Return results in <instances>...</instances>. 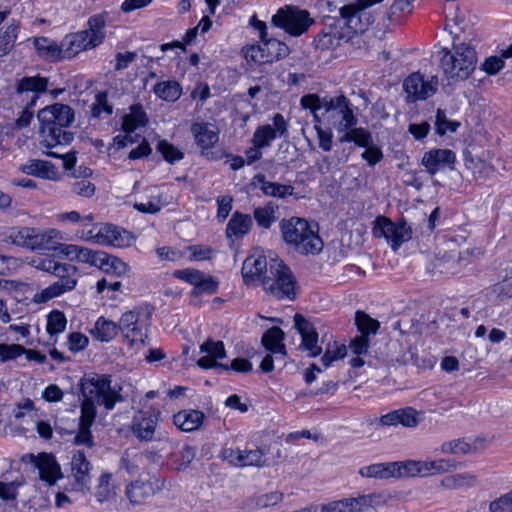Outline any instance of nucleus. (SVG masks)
<instances>
[{
    "mask_svg": "<svg viewBox=\"0 0 512 512\" xmlns=\"http://www.w3.org/2000/svg\"><path fill=\"white\" fill-rule=\"evenodd\" d=\"M350 498L332 501L321 506V512H351Z\"/></svg>",
    "mask_w": 512,
    "mask_h": 512,
    "instance_id": "obj_64",
    "label": "nucleus"
},
{
    "mask_svg": "<svg viewBox=\"0 0 512 512\" xmlns=\"http://www.w3.org/2000/svg\"><path fill=\"white\" fill-rule=\"evenodd\" d=\"M154 93L161 99L169 102H175L182 94V88L177 81L169 80L157 83Z\"/></svg>",
    "mask_w": 512,
    "mask_h": 512,
    "instance_id": "obj_42",
    "label": "nucleus"
},
{
    "mask_svg": "<svg viewBox=\"0 0 512 512\" xmlns=\"http://www.w3.org/2000/svg\"><path fill=\"white\" fill-rule=\"evenodd\" d=\"M376 427L412 428L416 426V410L413 407H404L381 415L374 422Z\"/></svg>",
    "mask_w": 512,
    "mask_h": 512,
    "instance_id": "obj_23",
    "label": "nucleus"
},
{
    "mask_svg": "<svg viewBox=\"0 0 512 512\" xmlns=\"http://www.w3.org/2000/svg\"><path fill=\"white\" fill-rule=\"evenodd\" d=\"M39 477L49 485H54L59 479L63 478L61 466L55 456L50 453H40V461L37 463Z\"/></svg>",
    "mask_w": 512,
    "mask_h": 512,
    "instance_id": "obj_27",
    "label": "nucleus"
},
{
    "mask_svg": "<svg viewBox=\"0 0 512 512\" xmlns=\"http://www.w3.org/2000/svg\"><path fill=\"white\" fill-rule=\"evenodd\" d=\"M32 41L39 57L50 61L63 59L62 47L56 41L43 36L34 37Z\"/></svg>",
    "mask_w": 512,
    "mask_h": 512,
    "instance_id": "obj_33",
    "label": "nucleus"
},
{
    "mask_svg": "<svg viewBox=\"0 0 512 512\" xmlns=\"http://www.w3.org/2000/svg\"><path fill=\"white\" fill-rule=\"evenodd\" d=\"M26 352V349L19 344H0V359L2 362L16 359Z\"/></svg>",
    "mask_w": 512,
    "mask_h": 512,
    "instance_id": "obj_57",
    "label": "nucleus"
},
{
    "mask_svg": "<svg viewBox=\"0 0 512 512\" xmlns=\"http://www.w3.org/2000/svg\"><path fill=\"white\" fill-rule=\"evenodd\" d=\"M89 343L87 336L80 332H72L68 335L67 345L70 351L79 352L84 350Z\"/></svg>",
    "mask_w": 512,
    "mask_h": 512,
    "instance_id": "obj_63",
    "label": "nucleus"
},
{
    "mask_svg": "<svg viewBox=\"0 0 512 512\" xmlns=\"http://www.w3.org/2000/svg\"><path fill=\"white\" fill-rule=\"evenodd\" d=\"M345 131V134L340 138L341 142H354L361 147H368L372 143L371 134L364 128L352 127Z\"/></svg>",
    "mask_w": 512,
    "mask_h": 512,
    "instance_id": "obj_47",
    "label": "nucleus"
},
{
    "mask_svg": "<svg viewBox=\"0 0 512 512\" xmlns=\"http://www.w3.org/2000/svg\"><path fill=\"white\" fill-rule=\"evenodd\" d=\"M472 450V446L464 440L456 439L442 444L444 453L467 454Z\"/></svg>",
    "mask_w": 512,
    "mask_h": 512,
    "instance_id": "obj_60",
    "label": "nucleus"
},
{
    "mask_svg": "<svg viewBox=\"0 0 512 512\" xmlns=\"http://www.w3.org/2000/svg\"><path fill=\"white\" fill-rule=\"evenodd\" d=\"M262 286L267 293L276 299L294 300L296 298L295 277L282 260H271L269 274L263 276Z\"/></svg>",
    "mask_w": 512,
    "mask_h": 512,
    "instance_id": "obj_7",
    "label": "nucleus"
},
{
    "mask_svg": "<svg viewBox=\"0 0 512 512\" xmlns=\"http://www.w3.org/2000/svg\"><path fill=\"white\" fill-rule=\"evenodd\" d=\"M355 324L358 331L361 333L360 335H365L366 337L370 334H376L380 327L379 321L371 318L367 313L360 310L355 313Z\"/></svg>",
    "mask_w": 512,
    "mask_h": 512,
    "instance_id": "obj_46",
    "label": "nucleus"
},
{
    "mask_svg": "<svg viewBox=\"0 0 512 512\" xmlns=\"http://www.w3.org/2000/svg\"><path fill=\"white\" fill-rule=\"evenodd\" d=\"M76 445H82L87 448H92L95 445L94 438L91 432V426L78 425L77 434L74 437Z\"/></svg>",
    "mask_w": 512,
    "mask_h": 512,
    "instance_id": "obj_59",
    "label": "nucleus"
},
{
    "mask_svg": "<svg viewBox=\"0 0 512 512\" xmlns=\"http://www.w3.org/2000/svg\"><path fill=\"white\" fill-rule=\"evenodd\" d=\"M20 33V24L12 21L0 30V58L9 54L16 43Z\"/></svg>",
    "mask_w": 512,
    "mask_h": 512,
    "instance_id": "obj_37",
    "label": "nucleus"
},
{
    "mask_svg": "<svg viewBox=\"0 0 512 512\" xmlns=\"http://www.w3.org/2000/svg\"><path fill=\"white\" fill-rule=\"evenodd\" d=\"M391 468H394L391 462L375 463L361 467L358 473L363 478L383 480L392 478Z\"/></svg>",
    "mask_w": 512,
    "mask_h": 512,
    "instance_id": "obj_43",
    "label": "nucleus"
},
{
    "mask_svg": "<svg viewBox=\"0 0 512 512\" xmlns=\"http://www.w3.org/2000/svg\"><path fill=\"white\" fill-rule=\"evenodd\" d=\"M71 475L77 490L89 492L92 480L93 465L83 449L73 451L71 457Z\"/></svg>",
    "mask_w": 512,
    "mask_h": 512,
    "instance_id": "obj_14",
    "label": "nucleus"
},
{
    "mask_svg": "<svg viewBox=\"0 0 512 512\" xmlns=\"http://www.w3.org/2000/svg\"><path fill=\"white\" fill-rule=\"evenodd\" d=\"M200 350L203 353L213 357L215 360L222 359L226 356L225 347L222 341L206 340L201 346Z\"/></svg>",
    "mask_w": 512,
    "mask_h": 512,
    "instance_id": "obj_56",
    "label": "nucleus"
},
{
    "mask_svg": "<svg viewBox=\"0 0 512 512\" xmlns=\"http://www.w3.org/2000/svg\"><path fill=\"white\" fill-rule=\"evenodd\" d=\"M203 419L204 413L199 410H182L173 416V423L184 432H192L202 425Z\"/></svg>",
    "mask_w": 512,
    "mask_h": 512,
    "instance_id": "obj_30",
    "label": "nucleus"
},
{
    "mask_svg": "<svg viewBox=\"0 0 512 512\" xmlns=\"http://www.w3.org/2000/svg\"><path fill=\"white\" fill-rule=\"evenodd\" d=\"M504 65L505 62L502 56H490L480 65V69L488 75H495L503 69Z\"/></svg>",
    "mask_w": 512,
    "mask_h": 512,
    "instance_id": "obj_62",
    "label": "nucleus"
},
{
    "mask_svg": "<svg viewBox=\"0 0 512 512\" xmlns=\"http://www.w3.org/2000/svg\"><path fill=\"white\" fill-rule=\"evenodd\" d=\"M62 58L70 59L79 52L95 48L96 46L90 40L87 32L79 31L77 33L66 36L61 42Z\"/></svg>",
    "mask_w": 512,
    "mask_h": 512,
    "instance_id": "obj_26",
    "label": "nucleus"
},
{
    "mask_svg": "<svg viewBox=\"0 0 512 512\" xmlns=\"http://www.w3.org/2000/svg\"><path fill=\"white\" fill-rule=\"evenodd\" d=\"M280 229L285 243L302 255H316L323 249V241L318 231L303 218L283 219Z\"/></svg>",
    "mask_w": 512,
    "mask_h": 512,
    "instance_id": "obj_4",
    "label": "nucleus"
},
{
    "mask_svg": "<svg viewBox=\"0 0 512 512\" xmlns=\"http://www.w3.org/2000/svg\"><path fill=\"white\" fill-rule=\"evenodd\" d=\"M158 424V415L148 412L137 413L131 423L133 435L140 441H152Z\"/></svg>",
    "mask_w": 512,
    "mask_h": 512,
    "instance_id": "obj_24",
    "label": "nucleus"
},
{
    "mask_svg": "<svg viewBox=\"0 0 512 512\" xmlns=\"http://www.w3.org/2000/svg\"><path fill=\"white\" fill-rule=\"evenodd\" d=\"M106 16L107 13H100L91 16L88 20L89 28L83 30L84 32H87L90 40L96 47L102 44L106 36L104 30L106 25Z\"/></svg>",
    "mask_w": 512,
    "mask_h": 512,
    "instance_id": "obj_39",
    "label": "nucleus"
},
{
    "mask_svg": "<svg viewBox=\"0 0 512 512\" xmlns=\"http://www.w3.org/2000/svg\"><path fill=\"white\" fill-rule=\"evenodd\" d=\"M454 469H456V465L450 460L418 461V476L421 477L440 474Z\"/></svg>",
    "mask_w": 512,
    "mask_h": 512,
    "instance_id": "obj_40",
    "label": "nucleus"
},
{
    "mask_svg": "<svg viewBox=\"0 0 512 512\" xmlns=\"http://www.w3.org/2000/svg\"><path fill=\"white\" fill-rule=\"evenodd\" d=\"M436 132L442 136L447 132H455L460 126L459 122L451 121L446 117V114L443 110L438 109L436 115Z\"/></svg>",
    "mask_w": 512,
    "mask_h": 512,
    "instance_id": "obj_55",
    "label": "nucleus"
},
{
    "mask_svg": "<svg viewBox=\"0 0 512 512\" xmlns=\"http://www.w3.org/2000/svg\"><path fill=\"white\" fill-rule=\"evenodd\" d=\"M342 37L333 31H323L314 38V45L317 49L328 50L340 45Z\"/></svg>",
    "mask_w": 512,
    "mask_h": 512,
    "instance_id": "obj_50",
    "label": "nucleus"
},
{
    "mask_svg": "<svg viewBox=\"0 0 512 512\" xmlns=\"http://www.w3.org/2000/svg\"><path fill=\"white\" fill-rule=\"evenodd\" d=\"M372 233L376 238H385L394 251L412 237V229L403 219L395 223L384 216L375 219Z\"/></svg>",
    "mask_w": 512,
    "mask_h": 512,
    "instance_id": "obj_11",
    "label": "nucleus"
},
{
    "mask_svg": "<svg viewBox=\"0 0 512 512\" xmlns=\"http://www.w3.org/2000/svg\"><path fill=\"white\" fill-rule=\"evenodd\" d=\"M262 42H264V49H266V57L269 59V63L286 57L290 52L286 43L275 38H266Z\"/></svg>",
    "mask_w": 512,
    "mask_h": 512,
    "instance_id": "obj_44",
    "label": "nucleus"
},
{
    "mask_svg": "<svg viewBox=\"0 0 512 512\" xmlns=\"http://www.w3.org/2000/svg\"><path fill=\"white\" fill-rule=\"evenodd\" d=\"M173 276L194 286L193 294H213L217 291L218 283L210 275L199 270L186 268L175 270Z\"/></svg>",
    "mask_w": 512,
    "mask_h": 512,
    "instance_id": "obj_17",
    "label": "nucleus"
},
{
    "mask_svg": "<svg viewBox=\"0 0 512 512\" xmlns=\"http://www.w3.org/2000/svg\"><path fill=\"white\" fill-rule=\"evenodd\" d=\"M264 272H267V260L264 256H249L244 260L241 273L245 284H253L256 280L262 281Z\"/></svg>",
    "mask_w": 512,
    "mask_h": 512,
    "instance_id": "obj_28",
    "label": "nucleus"
},
{
    "mask_svg": "<svg viewBox=\"0 0 512 512\" xmlns=\"http://www.w3.org/2000/svg\"><path fill=\"white\" fill-rule=\"evenodd\" d=\"M157 151L160 152L164 159L171 164L182 160L184 157V153L182 151L166 140L158 142Z\"/></svg>",
    "mask_w": 512,
    "mask_h": 512,
    "instance_id": "obj_53",
    "label": "nucleus"
},
{
    "mask_svg": "<svg viewBox=\"0 0 512 512\" xmlns=\"http://www.w3.org/2000/svg\"><path fill=\"white\" fill-rule=\"evenodd\" d=\"M223 458L236 467L257 466L265 464L264 453L261 449L240 450L225 448L222 451Z\"/></svg>",
    "mask_w": 512,
    "mask_h": 512,
    "instance_id": "obj_22",
    "label": "nucleus"
},
{
    "mask_svg": "<svg viewBox=\"0 0 512 512\" xmlns=\"http://www.w3.org/2000/svg\"><path fill=\"white\" fill-rule=\"evenodd\" d=\"M481 254L482 251L480 248H467L457 253L450 249L449 252L444 253L438 261L446 270L456 274L459 273L463 267L472 263L473 260Z\"/></svg>",
    "mask_w": 512,
    "mask_h": 512,
    "instance_id": "obj_21",
    "label": "nucleus"
},
{
    "mask_svg": "<svg viewBox=\"0 0 512 512\" xmlns=\"http://www.w3.org/2000/svg\"><path fill=\"white\" fill-rule=\"evenodd\" d=\"M55 230H41L39 228L21 227L12 228L8 232L6 241L29 250L50 249L53 239L57 236Z\"/></svg>",
    "mask_w": 512,
    "mask_h": 512,
    "instance_id": "obj_9",
    "label": "nucleus"
},
{
    "mask_svg": "<svg viewBox=\"0 0 512 512\" xmlns=\"http://www.w3.org/2000/svg\"><path fill=\"white\" fill-rule=\"evenodd\" d=\"M287 130L288 125L283 115L276 113L273 116V125L266 124L257 127L251 140L252 144L262 149L270 147L272 141H274L278 136H284L287 133Z\"/></svg>",
    "mask_w": 512,
    "mask_h": 512,
    "instance_id": "obj_15",
    "label": "nucleus"
},
{
    "mask_svg": "<svg viewBox=\"0 0 512 512\" xmlns=\"http://www.w3.org/2000/svg\"><path fill=\"white\" fill-rule=\"evenodd\" d=\"M252 225L250 215L235 211L227 223L226 237L231 240L241 239L250 232Z\"/></svg>",
    "mask_w": 512,
    "mask_h": 512,
    "instance_id": "obj_29",
    "label": "nucleus"
},
{
    "mask_svg": "<svg viewBox=\"0 0 512 512\" xmlns=\"http://www.w3.org/2000/svg\"><path fill=\"white\" fill-rule=\"evenodd\" d=\"M377 496L375 494L360 495L350 498L351 512H363L373 506V501Z\"/></svg>",
    "mask_w": 512,
    "mask_h": 512,
    "instance_id": "obj_61",
    "label": "nucleus"
},
{
    "mask_svg": "<svg viewBox=\"0 0 512 512\" xmlns=\"http://www.w3.org/2000/svg\"><path fill=\"white\" fill-rule=\"evenodd\" d=\"M191 132L203 155H208L207 151L219 140V131L212 123L196 122L192 124Z\"/></svg>",
    "mask_w": 512,
    "mask_h": 512,
    "instance_id": "obj_25",
    "label": "nucleus"
},
{
    "mask_svg": "<svg viewBox=\"0 0 512 512\" xmlns=\"http://www.w3.org/2000/svg\"><path fill=\"white\" fill-rule=\"evenodd\" d=\"M42 145L52 148L70 144L74 134L67 130L74 121L73 109L62 103L47 106L38 112Z\"/></svg>",
    "mask_w": 512,
    "mask_h": 512,
    "instance_id": "obj_2",
    "label": "nucleus"
},
{
    "mask_svg": "<svg viewBox=\"0 0 512 512\" xmlns=\"http://www.w3.org/2000/svg\"><path fill=\"white\" fill-rule=\"evenodd\" d=\"M383 0H355L339 8L338 21L354 33H362L373 22V18L366 10Z\"/></svg>",
    "mask_w": 512,
    "mask_h": 512,
    "instance_id": "obj_10",
    "label": "nucleus"
},
{
    "mask_svg": "<svg viewBox=\"0 0 512 512\" xmlns=\"http://www.w3.org/2000/svg\"><path fill=\"white\" fill-rule=\"evenodd\" d=\"M21 170L27 175H32L43 179L52 180L56 179L58 176V170L55 165L40 159L29 160L27 163L22 165Z\"/></svg>",
    "mask_w": 512,
    "mask_h": 512,
    "instance_id": "obj_32",
    "label": "nucleus"
},
{
    "mask_svg": "<svg viewBox=\"0 0 512 512\" xmlns=\"http://www.w3.org/2000/svg\"><path fill=\"white\" fill-rule=\"evenodd\" d=\"M151 317L152 312L144 307H136L121 315L119 330L131 347L140 349L146 345Z\"/></svg>",
    "mask_w": 512,
    "mask_h": 512,
    "instance_id": "obj_6",
    "label": "nucleus"
},
{
    "mask_svg": "<svg viewBox=\"0 0 512 512\" xmlns=\"http://www.w3.org/2000/svg\"><path fill=\"white\" fill-rule=\"evenodd\" d=\"M294 326L301 335L299 348L306 351L310 357L320 355L322 348L318 345V333L313 324L302 314L296 313L294 315Z\"/></svg>",
    "mask_w": 512,
    "mask_h": 512,
    "instance_id": "obj_18",
    "label": "nucleus"
},
{
    "mask_svg": "<svg viewBox=\"0 0 512 512\" xmlns=\"http://www.w3.org/2000/svg\"><path fill=\"white\" fill-rule=\"evenodd\" d=\"M65 268L67 269H64V272L56 273L55 276L58 277L56 282L34 295V302L45 303L75 288L78 269L71 264H65Z\"/></svg>",
    "mask_w": 512,
    "mask_h": 512,
    "instance_id": "obj_12",
    "label": "nucleus"
},
{
    "mask_svg": "<svg viewBox=\"0 0 512 512\" xmlns=\"http://www.w3.org/2000/svg\"><path fill=\"white\" fill-rule=\"evenodd\" d=\"M324 106L339 131L348 130L356 126L357 119L353 114L352 105L344 95L330 98Z\"/></svg>",
    "mask_w": 512,
    "mask_h": 512,
    "instance_id": "obj_13",
    "label": "nucleus"
},
{
    "mask_svg": "<svg viewBox=\"0 0 512 512\" xmlns=\"http://www.w3.org/2000/svg\"><path fill=\"white\" fill-rule=\"evenodd\" d=\"M79 225L80 228L77 230L76 235L81 240L96 244V235L100 224L94 223V216L92 214L83 216Z\"/></svg>",
    "mask_w": 512,
    "mask_h": 512,
    "instance_id": "obj_45",
    "label": "nucleus"
},
{
    "mask_svg": "<svg viewBox=\"0 0 512 512\" xmlns=\"http://www.w3.org/2000/svg\"><path fill=\"white\" fill-rule=\"evenodd\" d=\"M394 468L392 470V478H410L416 476V461H395L391 462Z\"/></svg>",
    "mask_w": 512,
    "mask_h": 512,
    "instance_id": "obj_49",
    "label": "nucleus"
},
{
    "mask_svg": "<svg viewBox=\"0 0 512 512\" xmlns=\"http://www.w3.org/2000/svg\"><path fill=\"white\" fill-rule=\"evenodd\" d=\"M284 332L277 326L268 329L262 336V344L272 354L286 356L285 345L283 344Z\"/></svg>",
    "mask_w": 512,
    "mask_h": 512,
    "instance_id": "obj_34",
    "label": "nucleus"
},
{
    "mask_svg": "<svg viewBox=\"0 0 512 512\" xmlns=\"http://www.w3.org/2000/svg\"><path fill=\"white\" fill-rule=\"evenodd\" d=\"M67 324L65 314L60 310H52L47 316L46 330L51 336L62 333Z\"/></svg>",
    "mask_w": 512,
    "mask_h": 512,
    "instance_id": "obj_48",
    "label": "nucleus"
},
{
    "mask_svg": "<svg viewBox=\"0 0 512 512\" xmlns=\"http://www.w3.org/2000/svg\"><path fill=\"white\" fill-rule=\"evenodd\" d=\"M125 494L132 506H139L154 494V489L151 482L136 480L127 485Z\"/></svg>",
    "mask_w": 512,
    "mask_h": 512,
    "instance_id": "obj_31",
    "label": "nucleus"
},
{
    "mask_svg": "<svg viewBox=\"0 0 512 512\" xmlns=\"http://www.w3.org/2000/svg\"><path fill=\"white\" fill-rule=\"evenodd\" d=\"M455 161L456 155L452 150L436 148L424 153L421 160L422 165L430 175H434L446 168L454 169Z\"/></svg>",
    "mask_w": 512,
    "mask_h": 512,
    "instance_id": "obj_19",
    "label": "nucleus"
},
{
    "mask_svg": "<svg viewBox=\"0 0 512 512\" xmlns=\"http://www.w3.org/2000/svg\"><path fill=\"white\" fill-rule=\"evenodd\" d=\"M490 512H512V490L489 504Z\"/></svg>",
    "mask_w": 512,
    "mask_h": 512,
    "instance_id": "obj_58",
    "label": "nucleus"
},
{
    "mask_svg": "<svg viewBox=\"0 0 512 512\" xmlns=\"http://www.w3.org/2000/svg\"><path fill=\"white\" fill-rule=\"evenodd\" d=\"M83 396L80 407L79 425L92 426L97 416L95 401L106 410H112L122 400L119 392L111 387V375L88 373L80 380Z\"/></svg>",
    "mask_w": 512,
    "mask_h": 512,
    "instance_id": "obj_1",
    "label": "nucleus"
},
{
    "mask_svg": "<svg viewBox=\"0 0 512 512\" xmlns=\"http://www.w3.org/2000/svg\"><path fill=\"white\" fill-rule=\"evenodd\" d=\"M75 261L81 263H87L93 266H97L101 269H108L110 266L114 270L125 268V263L116 257H111L107 253L102 251H93L86 247L78 246Z\"/></svg>",
    "mask_w": 512,
    "mask_h": 512,
    "instance_id": "obj_20",
    "label": "nucleus"
},
{
    "mask_svg": "<svg viewBox=\"0 0 512 512\" xmlns=\"http://www.w3.org/2000/svg\"><path fill=\"white\" fill-rule=\"evenodd\" d=\"M253 218L259 227L270 229L279 219V206L270 201L264 206L257 207L253 211Z\"/></svg>",
    "mask_w": 512,
    "mask_h": 512,
    "instance_id": "obj_36",
    "label": "nucleus"
},
{
    "mask_svg": "<svg viewBox=\"0 0 512 512\" xmlns=\"http://www.w3.org/2000/svg\"><path fill=\"white\" fill-rule=\"evenodd\" d=\"M112 474L104 472L99 478V483L95 492L96 500L99 503L108 501L113 496V490L110 486Z\"/></svg>",
    "mask_w": 512,
    "mask_h": 512,
    "instance_id": "obj_51",
    "label": "nucleus"
},
{
    "mask_svg": "<svg viewBox=\"0 0 512 512\" xmlns=\"http://www.w3.org/2000/svg\"><path fill=\"white\" fill-rule=\"evenodd\" d=\"M418 82H421V88L418 90V100H426L432 97L438 90L437 75L427 73L425 67L423 73L418 70Z\"/></svg>",
    "mask_w": 512,
    "mask_h": 512,
    "instance_id": "obj_41",
    "label": "nucleus"
},
{
    "mask_svg": "<svg viewBox=\"0 0 512 512\" xmlns=\"http://www.w3.org/2000/svg\"><path fill=\"white\" fill-rule=\"evenodd\" d=\"M476 477L469 473L455 474L442 480V484L448 489H457L464 486H471L475 483Z\"/></svg>",
    "mask_w": 512,
    "mask_h": 512,
    "instance_id": "obj_52",
    "label": "nucleus"
},
{
    "mask_svg": "<svg viewBox=\"0 0 512 512\" xmlns=\"http://www.w3.org/2000/svg\"><path fill=\"white\" fill-rule=\"evenodd\" d=\"M271 22L275 27L283 29L293 37L301 36L314 24L307 10L292 5L279 8L272 16Z\"/></svg>",
    "mask_w": 512,
    "mask_h": 512,
    "instance_id": "obj_8",
    "label": "nucleus"
},
{
    "mask_svg": "<svg viewBox=\"0 0 512 512\" xmlns=\"http://www.w3.org/2000/svg\"><path fill=\"white\" fill-rule=\"evenodd\" d=\"M438 60L445 79L452 85L468 79L474 72L477 53L471 44L454 41L450 50L443 48L438 52Z\"/></svg>",
    "mask_w": 512,
    "mask_h": 512,
    "instance_id": "obj_3",
    "label": "nucleus"
},
{
    "mask_svg": "<svg viewBox=\"0 0 512 512\" xmlns=\"http://www.w3.org/2000/svg\"><path fill=\"white\" fill-rule=\"evenodd\" d=\"M133 241L134 237L129 231L113 224L102 223L97 230L98 245L124 248L130 246Z\"/></svg>",
    "mask_w": 512,
    "mask_h": 512,
    "instance_id": "obj_16",
    "label": "nucleus"
},
{
    "mask_svg": "<svg viewBox=\"0 0 512 512\" xmlns=\"http://www.w3.org/2000/svg\"><path fill=\"white\" fill-rule=\"evenodd\" d=\"M48 87V79L40 76L24 77L16 85L15 99L23 107L21 115L16 119L18 128L30 124L40 95L45 93Z\"/></svg>",
    "mask_w": 512,
    "mask_h": 512,
    "instance_id": "obj_5",
    "label": "nucleus"
},
{
    "mask_svg": "<svg viewBox=\"0 0 512 512\" xmlns=\"http://www.w3.org/2000/svg\"><path fill=\"white\" fill-rule=\"evenodd\" d=\"M255 180L259 184L260 190L268 197L284 199L294 193L293 186L267 181L262 174L256 175Z\"/></svg>",
    "mask_w": 512,
    "mask_h": 512,
    "instance_id": "obj_35",
    "label": "nucleus"
},
{
    "mask_svg": "<svg viewBox=\"0 0 512 512\" xmlns=\"http://www.w3.org/2000/svg\"><path fill=\"white\" fill-rule=\"evenodd\" d=\"M155 188L150 189V194L148 200L144 201H136L134 203V208L142 213L154 214L160 211L161 204L158 195H155Z\"/></svg>",
    "mask_w": 512,
    "mask_h": 512,
    "instance_id": "obj_54",
    "label": "nucleus"
},
{
    "mask_svg": "<svg viewBox=\"0 0 512 512\" xmlns=\"http://www.w3.org/2000/svg\"><path fill=\"white\" fill-rule=\"evenodd\" d=\"M119 331V322L100 317L91 330V334L101 342H109L116 337Z\"/></svg>",
    "mask_w": 512,
    "mask_h": 512,
    "instance_id": "obj_38",
    "label": "nucleus"
}]
</instances>
